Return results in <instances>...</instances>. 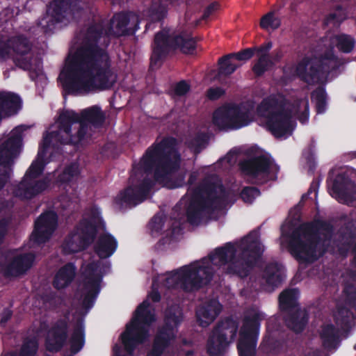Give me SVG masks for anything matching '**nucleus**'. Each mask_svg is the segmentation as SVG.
Returning a JSON list of instances; mask_svg holds the SVG:
<instances>
[{
	"mask_svg": "<svg viewBox=\"0 0 356 356\" xmlns=\"http://www.w3.org/2000/svg\"><path fill=\"white\" fill-rule=\"evenodd\" d=\"M15 250L0 249V274L5 278H17L32 268L35 255L31 252L14 254Z\"/></svg>",
	"mask_w": 356,
	"mask_h": 356,
	"instance_id": "17",
	"label": "nucleus"
},
{
	"mask_svg": "<svg viewBox=\"0 0 356 356\" xmlns=\"http://www.w3.org/2000/svg\"><path fill=\"white\" fill-rule=\"evenodd\" d=\"M168 8L161 0H152L145 11V15L151 22H162L167 16Z\"/></svg>",
	"mask_w": 356,
	"mask_h": 356,
	"instance_id": "37",
	"label": "nucleus"
},
{
	"mask_svg": "<svg viewBox=\"0 0 356 356\" xmlns=\"http://www.w3.org/2000/svg\"><path fill=\"white\" fill-rule=\"evenodd\" d=\"M76 268L72 262L61 266L56 273L52 285L56 290H61L69 286L75 278Z\"/></svg>",
	"mask_w": 356,
	"mask_h": 356,
	"instance_id": "29",
	"label": "nucleus"
},
{
	"mask_svg": "<svg viewBox=\"0 0 356 356\" xmlns=\"http://www.w3.org/2000/svg\"><path fill=\"white\" fill-rule=\"evenodd\" d=\"M259 116L266 119L268 130L275 137L291 134L292 110L286 107L284 98L269 96L264 98L257 107Z\"/></svg>",
	"mask_w": 356,
	"mask_h": 356,
	"instance_id": "7",
	"label": "nucleus"
},
{
	"mask_svg": "<svg viewBox=\"0 0 356 356\" xmlns=\"http://www.w3.org/2000/svg\"><path fill=\"white\" fill-rule=\"evenodd\" d=\"M177 146V139L173 136H164L159 142L155 141L140 159V168L147 172L154 170V178L158 182L167 181L180 168L181 154Z\"/></svg>",
	"mask_w": 356,
	"mask_h": 356,
	"instance_id": "4",
	"label": "nucleus"
},
{
	"mask_svg": "<svg viewBox=\"0 0 356 356\" xmlns=\"http://www.w3.org/2000/svg\"><path fill=\"white\" fill-rule=\"evenodd\" d=\"M336 40L337 49L343 53H350L355 47V40L348 35H339L336 37Z\"/></svg>",
	"mask_w": 356,
	"mask_h": 356,
	"instance_id": "44",
	"label": "nucleus"
},
{
	"mask_svg": "<svg viewBox=\"0 0 356 356\" xmlns=\"http://www.w3.org/2000/svg\"><path fill=\"white\" fill-rule=\"evenodd\" d=\"M131 13L120 12L115 13L111 22L108 26H113V31L111 33V36L119 38L124 35H134L138 26L136 25L135 28L128 27L131 21Z\"/></svg>",
	"mask_w": 356,
	"mask_h": 356,
	"instance_id": "28",
	"label": "nucleus"
},
{
	"mask_svg": "<svg viewBox=\"0 0 356 356\" xmlns=\"http://www.w3.org/2000/svg\"><path fill=\"white\" fill-rule=\"evenodd\" d=\"M99 264L92 261L86 265L83 272V286L86 293L83 296L82 305L84 309H91L100 292V284L102 275L98 272Z\"/></svg>",
	"mask_w": 356,
	"mask_h": 356,
	"instance_id": "22",
	"label": "nucleus"
},
{
	"mask_svg": "<svg viewBox=\"0 0 356 356\" xmlns=\"http://www.w3.org/2000/svg\"><path fill=\"white\" fill-rule=\"evenodd\" d=\"M332 231V226L325 220L306 222L294 229L289 236V251L301 264L313 263L318 259L316 249L321 241L319 231Z\"/></svg>",
	"mask_w": 356,
	"mask_h": 356,
	"instance_id": "5",
	"label": "nucleus"
},
{
	"mask_svg": "<svg viewBox=\"0 0 356 356\" xmlns=\"http://www.w3.org/2000/svg\"><path fill=\"white\" fill-rule=\"evenodd\" d=\"M140 161L133 165L132 172L129 179V185L116 197L117 204L135 207L147 199L149 193L154 186V181L156 180L155 179L153 180L148 177L153 170L151 172H145L140 168Z\"/></svg>",
	"mask_w": 356,
	"mask_h": 356,
	"instance_id": "11",
	"label": "nucleus"
},
{
	"mask_svg": "<svg viewBox=\"0 0 356 356\" xmlns=\"http://www.w3.org/2000/svg\"><path fill=\"white\" fill-rule=\"evenodd\" d=\"M348 314H349V310L348 309H346V307H337V312L335 315V318H336L337 322L338 321L339 317H341V318L348 317Z\"/></svg>",
	"mask_w": 356,
	"mask_h": 356,
	"instance_id": "60",
	"label": "nucleus"
},
{
	"mask_svg": "<svg viewBox=\"0 0 356 356\" xmlns=\"http://www.w3.org/2000/svg\"><path fill=\"white\" fill-rule=\"evenodd\" d=\"M76 231L82 238L85 246L89 247L96 238L97 234V226L91 219L84 218L80 220Z\"/></svg>",
	"mask_w": 356,
	"mask_h": 356,
	"instance_id": "34",
	"label": "nucleus"
},
{
	"mask_svg": "<svg viewBox=\"0 0 356 356\" xmlns=\"http://www.w3.org/2000/svg\"><path fill=\"white\" fill-rule=\"evenodd\" d=\"M323 345L327 349L334 348L338 341V334L334 325L328 324L325 325L320 334Z\"/></svg>",
	"mask_w": 356,
	"mask_h": 356,
	"instance_id": "38",
	"label": "nucleus"
},
{
	"mask_svg": "<svg viewBox=\"0 0 356 356\" xmlns=\"http://www.w3.org/2000/svg\"><path fill=\"white\" fill-rule=\"evenodd\" d=\"M10 54L8 39L7 40H0V59L6 60L10 56Z\"/></svg>",
	"mask_w": 356,
	"mask_h": 356,
	"instance_id": "55",
	"label": "nucleus"
},
{
	"mask_svg": "<svg viewBox=\"0 0 356 356\" xmlns=\"http://www.w3.org/2000/svg\"><path fill=\"white\" fill-rule=\"evenodd\" d=\"M22 136L19 133H13L0 145V191L9 181L14 159L20 152Z\"/></svg>",
	"mask_w": 356,
	"mask_h": 356,
	"instance_id": "19",
	"label": "nucleus"
},
{
	"mask_svg": "<svg viewBox=\"0 0 356 356\" xmlns=\"http://www.w3.org/2000/svg\"><path fill=\"white\" fill-rule=\"evenodd\" d=\"M13 311L9 308H5L3 309L1 314V319H0V325L1 327H5L6 323L13 316Z\"/></svg>",
	"mask_w": 356,
	"mask_h": 356,
	"instance_id": "58",
	"label": "nucleus"
},
{
	"mask_svg": "<svg viewBox=\"0 0 356 356\" xmlns=\"http://www.w3.org/2000/svg\"><path fill=\"white\" fill-rule=\"evenodd\" d=\"M70 327V312L51 322L46 331L44 348L47 352L57 353L66 345Z\"/></svg>",
	"mask_w": 356,
	"mask_h": 356,
	"instance_id": "20",
	"label": "nucleus"
},
{
	"mask_svg": "<svg viewBox=\"0 0 356 356\" xmlns=\"http://www.w3.org/2000/svg\"><path fill=\"white\" fill-rule=\"evenodd\" d=\"M261 321L259 313L244 317L237 343L238 356H255Z\"/></svg>",
	"mask_w": 356,
	"mask_h": 356,
	"instance_id": "18",
	"label": "nucleus"
},
{
	"mask_svg": "<svg viewBox=\"0 0 356 356\" xmlns=\"http://www.w3.org/2000/svg\"><path fill=\"white\" fill-rule=\"evenodd\" d=\"M281 25V19L275 15V13L271 11L264 15L260 21V26L263 29H277Z\"/></svg>",
	"mask_w": 356,
	"mask_h": 356,
	"instance_id": "46",
	"label": "nucleus"
},
{
	"mask_svg": "<svg viewBox=\"0 0 356 356\" xmlns=\"http://www.w3.org/2000/svg\"><path fill=\"white\" fill-rule=\"evenodd\" d=\"M113 26L104 19H93L88 26L82 44L70 55L58 79L65 92L76 95L93 88H111L116 75L106 50L111 43Z\"/></svg>",
	"mask_w": 356,
	"mask_h": 356,
	"instance_id": "1",
	"label": "nucleus"
},
{
	"mask_svg": "<svg viewBox=\"0 0 356 356\" xmlns=\"http://www.w3.org/2000/svg\"><path fill=\"white\" fill-rule=\"evenodd\" d=\"M309 321V315L301 308L288 312L284 316L286 326L296 334H300L305 329Z\"/></svg>",
	"mask_w": 356,
	"mask_h": 356,
	"instance_id": "31",
	"label": "nucleus"
},
{
	"mask_svg": "<svg viewBox=\"0 0 356 356\" xmlns=\"http://www.w3.org/2000/svg\"><path fill=\"white\" fill-rule=\"evenodd\" d=\"M149 297L154 302H159L161 300V296L158 290L152 289L151 293L149 294Z\"/></svg>",
	"mask_w": 356,
	"mask_h": 356,
	"instance_id": "61",
	"label": "nucleus"
},
{
	"mask_svg": "<svg viewBox=\"0 0 356 356\" xmlns=\"http://www.w3.org/2000/svg\"><path fill=\"white\" fill-rule=\"evenodd\" d=\"M105 121V115L101 108L98 106H92L83 110L81 116H79V121L72 125V133L76 132L81 125L86 127V134L88 131V123L95 127H101Z\"/></svg>",
	"mask_w": 356,
	"mask_h": 356,
	"instance_id": "26",
	"label": "nucleus"
},
{
	"mask_svg": "<svg viewBox=\"0 0 356 356\" xmlns=\"http://www.w3.org/2000/svg\"><path fill=\"white\" fill-rule=\"evenodd\" d=\"M339 67L337 57L330 49L319 56L303 57L298 62L295 74L302 82L313 85L323 82L331 72Z\"/></svg>",
	"mask_w": 356,
	"mask_h": 356,
	"instance_id": "9",
	"label": "nucleus"
},
{
	"mask_svg": "<svg viewBox=\"0 0 356 356\" xmlns=\"http://www.w3.org/2000/svg\"><path fill=\"white\" fill-rule=\"evenodd\" d=\"M9 222L6 218L0 219V245L4 243L8 232Z\"/></svg>",
	"mask_w": 356,
	"mask_h": 356,
	"instance_id": "56",
	"label": "nucleus"
},
{
	"mask_svg": "<svg viewBox=\"0 0 356 356\" xmlns=\"http://www.w3.org/2000/svg\"><path fill=\"white\" fill-rule=\"evenodd\" d=\"M218 7V3L216 2L210 3L206 8L204 16L207 17L211 14Z\"/></svg>",
	"mask_w": 356,
	"mask_h": 356,
	"instance_id": "62",
	"label": "nucleus"
},
{
	"mask_svg": "<svg viewBox=\"0 0 356 356\" xmlns=\"http://www.w3.org/2000/svg\"><path fill=\"white\" fill-rule=\"evenodd\" d=\"M254 109V104L250 102L228 104L214 111L213 123L222 130L239 129L252 121Z\"/></svg>",
	"mask_w": 356,
	"mask_h": 356,
	"instance_id": "12",
	"label": "nucleus"
},
{
	"mask_svg": "<svg viewBox=\"0 0 356 356\" xmlns=\"http://www.w3.org/2000/svg\"><path fill=\"white\" fill-rule=\"evenodd\" d=\"M147 300L143 301L136 308L130 323L121 334L122 343L124 350L132 355L139 344L145 343L149 336V327L156 321L154 312L149 309Z\"/></svg>",
	"mask_w": 356,
	"mask_h": 356,
	"instance_id": "8",
	"label": "nucleus"
},
{
	"mask_svg": "<svg viewBox=\"0 0 356 356\" xmlns=\"http://www.w3.org/2000/svg\"><path fill=\"white\" fill-rule=\"evenodd\" d=\"M196 44V40L186 31L171 33L165 31L157 32L154 38L150 68H159L168 55L177 49L186 54H193Z\"/></svg>",
	"mask_w": 356,
	"mask_h": 356,
	"instance_id": "6",
	"label": "nucleus"
},
{
	"mask_svg": "<svg viewBox=\"0 0 356 356\" xmlns=\"http://www.w3.org/2000/svg\"><path fill=\"white\" fill-rule=\"evenodd\" d=\"M62 247L64 253L67 254L76 253L88 248L84 245L82 238L76 230L70 232L65 237Z\"/></svg>",
	"mask_w": 356,
	"mask_h": 356,
	"instance_id": "36",
	"label": "nucleus"
},
{
	"mask_svg": "<svg viewBox=\"0 0 356 356\" xmlns=\"http://www.w3.org/2000/svg\"><path fill=\"white\" fill-rule=\"evenodd\" d=\"M58 226V216L53 211L40 215L35 221L34 229L31 239L36 243H44L49 241Z\"/></svg>",
	"mask_w": 356,
	"mask_h": 356,
	"instance_id": "23",
	"label": "nucleus"
},
{
	"mask_svg": "<svg viewBox=\"0 0 356 356\" xmlns=\"http://www.w3.org/2000/svg\"><path fill=\"white\" fill-rule=\"evenodd\" d=\"M273 65L274 63L270 58H265L264 55L259 56L252 67V71L255 77L259 78L270 70Z\"/></svg>",
	"mask_w": 356,
	"mask_h": 356,
	"instance_id": "40",
	"label": "nucleus"
},
{
	"mask_svg": "<svg viewBox=\"0 0 356 356\" xmlns=\"http://www.w3.org/2000/svg\"><path fill=\"white\" fill-rule=\"evenodd\" d=\"M190 90V86L186 81H180L175 87V93L177 96L185 95Z\"/></svg>",
	"mask_w": 356,
	"mask_h": 356,
	"instance_id": "54",
	"label": "nucleus"
},
{
	"mask_svg": "<svg viewBox=\"0 0 356 356\" xmlns=\"http://www.w3.org/2000/svg\"><path fill=\"white\" fill-rule=\"evenodd\" d=\"M222 306L217 299H211L196 311V317L202 327H207L218 316Z\"/></svg>",
	"mask_w": 356,
	"mask_h": 356,
	"instance_id": "27",
	"label": "nucleus"
},
{
	"mask_svg": "<svg viewBox=\"0 0 356 356\" xmlns=\"http://www.w3.org/2000/svg\"><path fill=\"white\" fill-rule=\"evenodd\" d=\"M339 240L346 248L352 246L356 239V224L347 225L339 232Z\"/></svg>",
	"mask_w": 356,
	"mask_h": 356,
	"instance_id": "41",
	"label": "nucleus"
},
{
	"mask_svg": "<svg viewBox=\"0 0 356 356\" xmlns=\"http://www.w3.org/2000/svg\"><path fill=\"white\" fill-rule=\"evenodd\" d=\"M299 291L296 288L284 290L279 296V307L282 312H288L300 308L298 302Z\"/></svg>",
	"mask_w": 356,
	"mask_h": 356,
	"instance_id": "35",
	"label": "nucleus"
},
{
	"mask_svg": "<svg viewBox=\"0 0 356 356\" xmlns=\"http://www.w3.org/2000/svg\"><path fill=\"white\" fill-rule=\"evenodd\" d=\"M312 98L315 101L316 111L322 113L325 111L327 94L323 87H318L312 92Z\"/></svg>",
	"mask_w": 356,
	"mask_h": 356,
	"instance_id": "43",
	"label": "nucleus"
},
{
	"mask_svg": "<svg viewBox=\"0 0 356 356\" xmlns=\"http://www.w3.org/2000/svg\"><path fill=\"white\" fill-rule=\"evenodd\" d=\"M233 57L230 54L220 57L218 60V75L219 76H228L233 74L241 65L233 63Z\"/></svg>",
	"mask_w": 356,
	"mask_h": 356,
	"instance_id": "39",
	"label": "nucleus"
},
{
	"mask_svg": "<svg viewBox=\"0 0 356 356\" xmlns=\"http://www.w3.org/2000/svg\"><path fill=\"white\" fill-rule=\"evenodd\" d=\"M284 277V266L277 261L268 263L262 273V278L273 288L280 286L283 282Z\"/></svg>",
	"mask_w": 356,
	"mask_h": 356,
	"instance_id": "32",
	"label": "nucleus"
},
{
	"mask_svg": "<svg viewBox=\"0 0 356 356\" xmlns=\"http://www.w3.org/2000/svg\"><path fill=\"white\" fill-rule=\"evenodd\" d=\"M38 342L35 338L26 339L24 341L19 350V356H36L38 350Z\"/></svg>",
	"mask_w": 356,
	"mask_h": 356,
	"instance_id": "45",
	"label": "nucleus"
},
{
	"mask_svg": "<svg viewBox=\"0 0 356 356\" xmlns=\"http://www.w3.org/2000/svg\"><path fill=\"white\" fill-rule=\"evenodd\" d=\"M260 194L261 192L258 188L255 186H245L241 192V197L246 203H252Z\"/></svg>",
	"mask_w": 356,
	"mask_h": 356,
	"instance_id": "48",
	"label": "nucleus"
},
{
	"mask_svg": "<svg viewBox=\"0 0 356 356\" xmlns=\"http://www.w3.org/2000/svg\"><path fill=\"white\" fill-rule=\"evenodd\" d=\"M183 321V312L179 307H169L165 312L163 324L157 328L152 349L147 356H162L177 336V329Z\"/></svg>",
	"mask_w": 356,
	"mask_h": 356,
	"instance_id": "13",
	"label": "nucleus"
},
{
	"mask_svg": "<svg viewBox=\"0 0 356 356\" xmlns=\"http://www.w3.org/2000/svg\"><path fill=\"white\" fill-rule=\"evenodd\" d=\"M347 275L353 282H356V270L350 269L348 270Z\"/></svg>",
	"mask_w": 356,
	"mask_h": 356,
	"instance_id": "63",
	"label": "nucleus"
},
{
	"mask_svg": "<svg viewBox=\"0 0 356 356\" xmlns=\"http://www.w3.org/2000/svg\"><path fill=\"white\" fill-rule=\"evenodd\" d=\"M10 52L13 51L19 57L13 58L17 67L24 70H31L32 68V56H24L30 53L32 43L29 38L24 34L12 36L8 38Z\"/></svg>",
	"mask_w": 356,
	"mask_h": 356,
	"instance_id": "24",
	"label": "nucleus"
},
{
	"mask_svg": "<svg viewBox=\"0 0 356 356\" xmlns=\"http://www.w3.org/2000/svg\"><path fill=\"white\" fill-rule=\"evenodd\" d=\"M163 225V217L158 214L154 216L149 223L151 231L156 233H159L162 230Z\"/></svg>",
	"mask_w": 356,
	"mask_h": 356,
	"instance_id": "51",
	"label": "nucleus"
},
{
	"mask_svg": "<svg viewBox=\"0 0 356 356\" xmlns=\"http://www.w3.org/2000/svg\"><path fill=\"white\" fill-rule=\"evenodd\" d=\"M44 168V157L38 156L31 164L22 180L15 188L14 195L21 200H31L44 191L49 187V181L46 179L35 180L42 174Z\"/></svg>",
	"mask_w": 356,
	"mask_h": 356,
	"instance_id": "15",
	"label": "nucleus"
},
{
	"mask_svg": "<svg viewBox=\"0 0 356 356\" xmlns=\"http://www.w3.org/2000/svg\"><path fill=\"white\" fill-rule=\"evenodd\" d=\"M318 187H319V181L317 180V179H314L312 181V184H311V185L309 186V188L308 189L307 193L302 195V199L307 197L313 192L315 193V196H316Z\"/></svg>",
	"mask_w": 356,
	"mask_h": 356,
	"instance_id": "59",
	"label": "nucleus"
},
{
	"mask_svg": "<svg viewBox=\"0 0 356 356\" xmlns=\"http://www.w3.org/2000/svg\"><path fill=\"white\" fill-rule=\"evenodd\" d=\"M80 175L79 165L76 163H71L67 165L63 172L59 175L58 180L63 184H68L74 179H76Z\"/></svg>",
	"mask_w": 356,
	"mask_h": 356,
	"instance_id": "42",
	"label": "nucleus"
},
{
	"mask_svg": "<svg viewBox=\"0 0 356 356\" xmlns=\"http://www.w3.org/2000/svg\"><path fill=\"white\" fill-rule=\"evenodd\" d=\"M343 293L346 296V303L351 307L356 305V286L351 282H346L343 286Z\"/></svg>",
	"mask_w": 356,
	"mask_h": 356,
	"instance_id": "47",
	"label": "nucleus"
},
{
	"mask_svg": "<svg viewBox=\"0 0 356 356\" xmlns=\"http://www.w3.org/2000/svg\"><path fill=\"white\" fill-rule=\"evenodd\" d=\"M85 344V325L82 318H79L74 325V330L70 339V349L71 354L63 356H72L78 353Z\"/></svg>",
	"mask_w": 356,
	"mask_h": 356,
	"instance_id": "33",
	"label": "nucleus"
},
{
	"mask_svg": "<svg viewBox=\"0 0 356 356\" xmlns=\"http://www.w3.org/2000/svg\"><path fill=\"white\" fill-rule=\"evenodd\" d=\"M79 121V115L74 111H65L61 113L58 120V129L47 133L44 136L42 143L38 152V157H44L52 140L61 145H78L86 136V127L81 125L72 133V125Z\"/></svg>",
	"mask_w": 356,
	"mask_h": 356,
	"instance_id": "10",
	"label": "nucleus"
},
{
	"mask_svg": "<svg viewBox=\"0 0 356 356\" xmlns=\"http://www.w3.org/2000/svg\"><path fill=\"white\" fill-rule=\"evenodd\" d=\"M264 249L259 240L258 232L252 231L236 243V247L227 242L216 248L208 258L195 261L167 274L163 285L168 289H181L193 292L212 280L216 266L227 265L225 273L239 277H248L261 259Z\"/></svg>",
	"mask_w": 356,
	"mask_h": 356,
	"instance_id": "2",
	"label": "nucleus"
},
{
	"mask_svg": "<svg viewBox=\"0 0 356 356\" xmlns=\"http://www.w3.org/2000/svg\"><path fill=\"white\" fill-rule=\"evenodd\" d=\"M234 59L238 61H247L252 58L254 55V51L252 47L244 49L236 53L230 54Z\"/></svg>",
	"mask_w": 356,
	"mask_h": 356,
	"instance_id": "50",
	"label": "nucleus"
},
{
	"mask_svg": "<svg viewBox=\"0 0 356 356\" xmlns=\"http://www.w3.org/2000/svg\"><path fill=\"white\" fill-rule=\"evenodd\" d=\"M198 178L197 172H192L187 181L191 197L186 207L187 221L193 225L201 222L204 213H211L222 209L227 199L226 191L221 183L204 181L191 189Z\"/></svg>",
	"mask_w": 356,
	"mask_h": 356,
	"instance_id": "3",
	"label": "nucleus"
},
{
	"mask_svg": "<svg viewBox=\"0 0 356 356\" xmlns=\"http://www.w3.org/2000/svg\"><path fill=\"white\" fill-rule=\"evenodd\" d=\"M302 106L304 110L300 113L298 116V120L301 123H305L309 120V102L307 99L300 100L299 101V106Z\"/></svg>",
	"mask_w": 356,
	"mask_h": 356,
	"instance_id": "53",
	"label": "nucleus"
},
{
	"mask_svg": "<svg viewBox=\"0 0 356 356\" xmlns=\"http://www.w3.org/2000/svg\"><path fill=\"white\" fill-rule=\"evenodd\" d=\"M346 19V10L341 6H337L334 12L330 13L326 17L327 23H341Z\"/></svg>",
	"mask_w": 356,
	"mask_h": 356,
	"instance_id": "49",
	"label": "nucleus"
},
{
	"mask_svg": "<svg viewBox=\"0 0 356 356\" xmlns=\"http://www.w3.org/2000/svg\"><path fill=\"white\" fill-rule=\"evenodd\" d=\"M305 356H321V353L319 350L316 349L314 350L308 352Z\"/></svg>",
	"mask_w": 356,
	"mask_h": 356,
	"instance_id": "64",
	"label": "nucleus"
},
{
	"mask_svg": "<svg viewBox=\"0 0 356 356\" xmlns=\"http://www.w3.org/2000/svg\"><path fill=\"white\" fill-rule=\"evenodd\" d=\"M82 10L79 0H52L47 6L46 14L38 20L37 25L44 34L51 33L57 24L79 15Z\"/></svg>",
	"mask_w": 356,
	"mask_h": 356,
	"instance_id": "14",
	"label": "nucleus"
},
{
	"mask_svg": "<svg viewBox=\"0 0 356 356\" xmlns=\"http://www.w3.org/2000/svg\"><path fill=\"white\" fill-rule=\"evenodd\" d=\"M273 161L265 155H258L240 161L239 168L253 184L261 185L269 180Z\"/></svg>",
	"mask_w": 356,
	"mask_h": 356,
	"instance_id": "21",
	"label": "nucleus"
},
{
	"mask_svg": "<svg viewBox=\"0 0 356 356\" xmlns=\"http://www.w3.org/2000/svg\"><path fill=\"white\" fill-rule=\"evenodd\" d=\"M224 94V90L219 88H210L207 92V96L210 100H216L220 98Z\"/></svg>",
	"mask_w": 356,
	"mask_h": 356,
	"instance_id": "57",
	"label": "nucleus"
},
{
	"mask_svg": "<svg viewBox=\"0 0 356 356\" xmlns=\"http://www.w3.org/2000/svg\"><path fill=\"white\" fill-rule=\"evenodd\" d=\"M238 323L232 317L221 320L213 329L207 343V352L209 356H220L225 353L229 343L238 332Z\"/></svg>",
	"mask_w": 356,
	"mask_h": 356,
	"instance_id": "16",
	"label": "nucleus"
},
{
	"mask_svg": "<svg viewBox=\"0 0 356 356\" xmlns=\"http://www.w3.org/2000/svg\"><path fill=\"white\" fill-rule=\"evenodd\" d=\"M273 47V43L271 41H268L261 44L259 47H252L254 54L257 53V57L262 56L264 55L265 58H270L269 51Z\"/></svg>",
	"mask_w": 356,
	"mask_h": 356,
	"instance_id": "52",
	"label": "nucleus"
},
{
	"mask_svg": "<svg viewBox=\"0 0 356 356\" xmlns=\"http://www.w3.org/2000/svg\"><path fill=\"white\" fill-rule=\"evenodd\" d=\"M332 196L343 202L356 200V184L347 172H339L332 181Z\"/></svg>",
	"mask_w": 356,
	"mask_h": 356,
	"instance_id": "25",
	"label": "nucleus"
},
{
	"mask_svg": "<svg viewBox=\"0 0 356 356\" xmlns=\"http://www.w3.org/2000/svg\"><path fill=\"white\" fill-rule=\"evenodd\" d=\"M118 248V241L109 233H104L99 236L94 246L96 254L100 259H107L111 257Z\"/></svg>",
	"mask_w": 356,
	"mask_h": 356,
	"instance_id": "30",
	"label": "nucleus"
}]
</instances>
